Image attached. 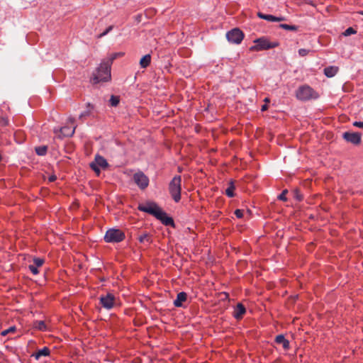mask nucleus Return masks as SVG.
<instances>
[{"mask_svg":"<svg viewBox=\"0 0 363 363\" xmlns=\"http://www.w3.org/2000/svg\"><path fill=\"white\" fill-rule=\"evenodd\" d=\"M235 215L237 218H241L243 216V210L236 209L235 211Z\"/></svg>","mask_w":363,"mask_h":363,"instance_id":"c9c22d12","label":"nucleus"},{"mask_svg":"<svg viewBox=\"0 0 363 363\" xmlns=\"http://www.w3.org/2000/svg\"><path fill=\"white\" fill-rule=\"evenodd\" d=\"M140 242H151L150 236L148 233H143L140 235L138 238Z\"/></svg>","mask_w":363,"mask_h":363,"instance_id":"b1692460","label":"nucleus"},{"mask_svg":"<svg viewBox=\"0 0 363 363\" xmlns=\"http://www.w3.org/2000/svg\"><path fill=\"white\" fill-rule=\"evenodd\" d=\"M275 342L277 344H281L285 350L289 348V342L284 337L283 335H279L275 338Z\"/></svg>","mask_w":363,"mask_h":363,"instance_id":"dca6fc26","label":"nucleus"},{"mask_svg":"<svg viewBox=\"0 0 363 363\" xmlns=\"http://www.w3.org/2000/svg\"><path fill=\"white\" fill-rule=\"evenodd\" d=\"M256 44L250 48V50H263L274 48L278 46L277 43H270L265 38H259L254 40Z\"/></svg>","mask_w":363,"mask_h":363,"instance_id":"39448f33","label":"nucleus"},{"mask_svg":"<svg viewBox=\"0 0 363 363\" xmlns=\"http://www.w3.org/2000/svg\"><path fill=\"white\" fill-rule=\"evenodd\" d=\"M111 63L109 62H102L94 74L93 83L97 84L100 82H107L111 79Z\"/></svg>","mask_w":363,"mask_h":363,"instance_id":"f03ea898","label":"nucleus"},{"mask_svg":"<svg viewBox=\"0 0 363 363\" xmlns=\"http://www.w3.org/2000/svg\"><path fill=\"white\" fill-rule=\"evenodd\" d=\"M355 33H357V30L354 29L352 27H349L342 33V35L344 36H349L350 35Z\"/></svg>","mask_w":363,"mask_h":363,"instance_id":"bb28decb","label":"nucleus"},{"mask_svg":"<svg viewBox=\"0 0 363 363\" xmlns=\"http://www.w3.org/2000/svg\"><path fill=\"white\" fill-rule=\"evenodd\" d=\"M89 111H84V112H83L82 113L80 114L79 118L82 119L84 117H86V116H89Z\"/></svg>","mask_w":363,"mask_h":363,"instance_id":"4c0bfd02","label":"nucleus"},{"mask_svg":"<svg viewBox=\"0 0 363 363\" xmlns=\"http://www.w3.org/2000/svg\"><path fill=\"white\" fill-rule=\"evenodd\" d=\"M353 126L363 129V121H354L352 123Z\"/></svg>","mask_w":363,"mask_h":363,"instance_id":"e433bc0d","label":"nucleus"},{"mask_svg":"<svg viewBox=\"0 0 363 363\" xmlns=\"http://www.w3.org/2000/svg\"><path fill=\"white\" fill-rule=\"evenodd\" d=\"M182 178L180 176L173 177L169 184V191L173 200L178 203L181 200Z\"/></svg>","mask_w":363,"mask_h":363,"instance_id":"7ed1b4c3","label":"nucleus"},{"mask_svg":"<svg viewBox=\"0 0 363 363\" xmlns=\"http://www.w3.org/2000/svg\"><path fill=\"white\" fill-rule=\"evenodd\" d=\"M338 72V67L336 66H330L324 69V74L327 77H334Z\"/></svg>","mask_w":363,"mask_h":363,"instance_id":"2eb2a0df","label":"nucleus"},{"mask_svg":"<svg viewBox=\"0 0 363 363\" xmlns=\"http://www.w3.org/2000/svg\"><path fill=\"white\" fill-rule=\"evenodd\" d=\"M75 128V126L73 127L72 128H70L67 126H65L60 129V132L64 136L69 137L73 135V134L74 133Z\"/></svg>","mask_w":363,"mask_h":363,"instance_id":"6ab92c4d","label":"nucleus"},{"mask_svg":"<svg viewBox=\"0 0 363 363\" xmlns=\"http://www.w3.org/2000/svg\"><path fill=\"white\" fill-rule=\"evenodd\" d=\"M120 102V97L118 96L111 95L109 103L111 106H117Z\"/></svg>","mask_w":363,"mask_h":363,"instance_id":"5701e85b","label":"nucleus"},{"mask_svg":"<svg viewBox=\"0 0 363 363\" xmlns=\"http://www.w3.org/2000/svg\"><path fill=\"white\" fill-rule=\"evenodd\" d=\"M279 27L283 29L287 30H297V27L294 25H288V24L283 23V24H280Z\"/></svg>","mask_w":363,"mask_h":363,"instance_id":"a878e982","label":"nucleus"},{"mask_svg":"<svg viewBox=\"0 0 363 363\" xmlns=\"http://www.w3.org/2000/svg\"><path fill=\"white\" fill-rule=\"evenodd\" d=\"M288 191L286 189L284 190L281 194L279 195L278 196V199L279 200H281V201H286V195L287 194Z\"/></svg>","mask_w":363,"mask_h":363,"instance_id":"473e14b6","label":"nucleus"},{"mask_svg":"<svg viewBox=\"0 0 363 363\" xmlns=\"http://www.w3.org/2000/svg\"><path fill=\"white\" fill-rule=\"evenodd\" d=\"M33 327L41 331L47 330L46 325L43 320H36L33 323Z\"/></svg>","mask_w":363,"mask_h":363,"instance_id":"aec40b11","label":"nucleus"},{"mask_svg":"<svg viewBox=\"0 0 363 363\" xmlns=\"http://www.w3.org/2000/svg\"><path fill=\"white\" fill-rule=\"evenodd\" d=\"M133 179L137 186L142 190L145 189L149 185V179L143 172L139 171L135 173Z\"/></svg>","mask_w":363,"mask_h":363,"instance_id":"0eeeda50","label":"nucleus"},{"mask_svg":"<svg viewBox=\"0 0 363 363\" xmlns=\"http://www.w3.org/2000/svg\"><path fill=\"white\" fill-rule=\"evenodd\" d=\"M69 121L71 123H73L74 122V118H69Z\"/></svg>","mask_w":363,"mask_h":363,"instance_id":"c03bdc74","label":"nucleus"},{"mask_svg":"<svg viewBox=\"0 0 363 363\" xmlns=\"http://www.w3.org/2000/svg\"><path fill=\"white\" fill-rule=\"evenodd\" d=\"M234 189H235L234 184L233 182H230L228 187L225 190V194L230 198L233 197L235 196L234 192H233Z\"/></svg>","mask_w":363,"mask_h":363,"instance_id":"412c9836","label":"nucleus"},{"mask_svg":"<svg viewBox=\"0 0 363 363\" xmlns=\"http://www.w3.org/2000/svg\"><path fill=\"white\" fill-rule=\"evenodd\" d=\"M124 238V233L119 229L115 228L108 230L104 236V240L106 242H119L123 240Z\"/></svg>","mask_w":363,"mask_h":363,"instance_id":"20e7f679","label":"nucleus"},{"mask_svg":"<svg viewBox=\"0 0 363 363\" xmlns=\"http://www.w3.org/2000/svg\"><path fill=\"white\" fill-rule=\"evenodd\" d=\"M187 298V294L185 292H179L176 299L174 301V305L176 307H182L183 302L186 301Z\"/></svg>","mask_w":363,"mask_h":363,"instance_id":"f8f14e48","label":"nucleus"},{"mask_svg":"<svg viewBox=\"0 0 363 363\" xmlns=\"http://www.w3.org/2000/svg\"><path fill=\"white\" fill-rule=\"evenodd\" d=\"M257 16L259 18H262V19H264L266 21H277V22H280V21H283L285 20L284 17H277V16H272V15H268V14H264V13H262L261 12H259L257 13Z\"/></svg>","mask_w":363,"mask_h":363,"instance_id":"9b49d317","label":"nucleus"},{"mask_svg":"<svg viewBox=\"0 0 363 363\" xmlns=\"http://www.w3.org/2000/svg\"><path fill=\"white\" fill-rule=\"evenodd\" d=\"M309 52H310L309 50H306V49H303V48L298 50V54L301 57H304V56L307 55Z\"/></svg>","mask_w":363,"mask_h":363,"instance_id":"72a5a7b5","label":"nucleus"},{"mask_svg":"<svg viewBox=\"0 0 363 363\" xmlns=\"http://www.w3.org/2000/svg\"><path fill=\"white\" fill-rule=\"evenodd\" d=\"M35 150L37 155L43 156L47 153L48 147L45 145H43L36 147Z\"/></svg>","mask_w":363,"mask_h":363,"instance_id":"4be33fe9","label":"nucleus"},{"mask_svg":"<svg viewBox=\"0 0 363 363\" xmlns=\"http://www.w3.org/2000/svg\"><path fill=\"white\" fill-rule=\"evenodd\" d=\"M151 62V55L147 54L144 55L140 60V65L142 68L147 67Z\"/></svg>","mask_w":363,"mask_h":363,"instance_id":"f3484780","label":"nucleus"},{"mask_svg":"<svg viewBox=\"0 0 363 363\" xmlns=\"http://www.w3.org/2000/svg\"><path fill=\"white\" fill-rule=\"evenodd\" d=\"M69 363H72V362H69Z\"/></svg>","mask_w":363,"mask_h":363,"instance_id":"a18cd8bd","label":"nucleus"},{"mask_svg":"<svg viewBox=\"0 0 363 363\" xmlns=\"http://www.w3.org/2000/svg\"><path fill=\"white\" fill-rule=\"evenodd\" d=\"M94 162L95 164H97L98 167H101L103 169H106L108 167V164L106 160L104 157L99 155L95 156Z\"/></svg>","mask_w":363,"mask_h":363,"instance_id":"4468645a","label":"nucleus"},{"mask_svg":"<svg viewBox=\"0 0 363 363\" xmlns=\"http://www.w3.org/2000/svg\"><path fill=\"white\" fill-rule=\"evenodd\" d=\"M246 310L245 306L242 303H238L234 311V317L239 320L241 319L243 315L245 313Z\"/></svg>","mask_w":363,"mask_h":363,"instance_id":"ddd939ff","label":"nucleus"},{"mask_svg":"<svg viewBox=\"0 0 363 363\" xmlns=\"http://www.w3.org/2000/svg\"><path fill=\"white\" fill-rule=\"evenodd\" d=\"M138 209L140 211L154 216L165 225H174V220L172 218L168 216L167 214L154 202H147L144 204H140L138 206Z\"/></svg>","mask_w":363,"mask_h":363,"instance_id":"f257e3e1","label":"nucleus"},{"mask_svg":"<svg viewBox=\"0 0 363 363\" xmlns=\"http://www.w3.org/2000/svg\"><path fill=\"white\" fill-rule=\"evenodd\" d=\"M292 194H293V196L294 198L300 201L303 199V196L302 194H301L300 191L298 189H294L293 191H292Z\"/></svg>","mask_w":363,"mask_h":363,"instance_id":"393cba45","label":"nucleus"},{"mask_svg":"<svg viewBox=\"0 0 363 363\" xmlns=\"http://www.w3.org/2000/svg\"><path fill=\"white\" fill-rule=\"evenodd\" d=\"M28 268L30 270V272L34 274V275H36L39 273V271L38 269V267H37L36 266H34L33 264H30L28 266Z\"/></svg>","mask_w":363,"mask_h":363,"instance_id":"2f4dec72","label":"nucleus"},{"mask_svg":"<svg viewBox=\"0 0 363 363\" xmlns=\"http://www.w3.org/2000/svg\"><path fill=\"white\" fill-rule=\"evenodd\" d=\"M99 301L102 307L107 310L113 308L116 305V297L111 293L101 295L99 298Z\"/></svg>","mask_w":363,"mask_h":363,"instance_id":"9d476101","label":"nucleus"},{"mask_svg":"<svg viewBox=\"0 0 363 363\" xmlns=\"http://www.w3.org/2000/svg\"><path fill=\"white\" fill-rule=\"evenodd\" d=\"M315 91L308 85L300 86L296 93L298 99L301 101H307L311 99L314 94Z\"/></svg>","mask_w":363,"mask_h":363,"instance_id":"423d86ee","label":"nucleus"},{"mask_svg":"<svg viewBox=\"0 0 363 363\" xmlns=\"http://www.w3.org/2000/svg\"><path fill=\"white\" fill-rule=\"evenodd\" d=\"M267 108H268L267 105V104H264V105H263V106H262V108H261V111H264L267 110Z\"/></svg>","mask_w":363,"mask_h":363,"instance_id":"79ce46f5","label":"nucleus"},{"mask_svg":"<svg viewBox=\"0 0 363 363\" xmlns=\"http://www.w3.org/2000/svg\"><path fill=\"white\" fill-rule=\"evenodd\" d=\"M16 330V328L15 326H11V327L9 328L8 329L3 330L1 333V335L2 336H6V335H7L9 333H14Z\"/></svg>","mask_w":363,"mask_h":363,"instance_id":"cd10ccee","label":"nucleus"},{"mask_svg":"<svg viewBox=\"0 0 363 363\" xmlns=\"http://www.w3.org/2000/svg\"><path fill=\"white\" fill-rule=\"evenodd\" d=\"M226 38L230 43L240 44L244 38V34L239 28H233L226 33Z\"/></svg>","mask_w":363,"mask_h":363,"instance_id":"1a4fd4ad","label":"nucleus"},{"mask_svg":"<svg viewBox=\"0 0 363 363\" xmlns=\"http://www.w3.org/2000/svg\"><path fill=\"white\" fill-rule=\"evenodd\" d=\"M123 54V53H115L113 55L111 59V61H113V60H115L117 57L118 56H122Z\"/></svg>","mask_w":363,"mask_h":363,"instance_id":"58836bf2","label":"nucleus"},{"mask_svg":"<svg viewBox=\"0 0 363 363\" xmlns=\"http://www.w3.org/2000/svg\"><path fill=\"white\" fill-rule=\"evenodd\" d=\"M0 125L2 126H6L9 125V120L6 118L1 117L0 118Z\"/></svg>","mask_w":363,"mask_h":363,"instance_id":"f704fd0d","label":"nucleus"},{"mask_svg":"<svg viewBox=\"0 0 363 363\" xmlns=\"http://www.w3.org/2000/svg\"><path fill=\"white\" fill-rule=\"evenodd\" d=\"M264 101H265V102H267H267H269V99L268 98H266V99H264Z\"/></svg>","mask_w":363,"mask_h":363,"instance_id":"37998d69","label":"nucleus"},{"mask_svg":"<svg viewBox=\"0 0 363 363\" xmlns=\"http://www.w3.org/2000/svg\"><path fill=\"white\" fill-rule=\"evenodd\" d=\"M141 18H142V16L140 14L136 16L135 17V20L138 21V22H140L141 21Z\"/></svg>","mask_w":363,"mask_h":363,"instance_id":"a19ab883","label":"nucleus"},{"mask_svg":"<svg viewBox=\"0 0 363 363\" xmlns=\"http://www.w3.org/2000/svg\"><path fill=\"white\" fill-rule=\"evenodd\" d=\"M342 138L347 143L354 145H359L362 143V133L359 132H345Z\"/></svg>","mask_w":363,"mask_h":363,"instance_id":"6e6552de","label":"nucleus"},{"mask_svg":"<svg viewBox=\"0 0 363 363\" xmlns=\"http://www.w3.org/2000/svg\"><path fill=\"white\" fill-rule=\"evenodd\" d=\"M113 28V26H108L102 33L98 35V38H101L106 35H107L110 31H111Z\"/></svg>","mask_w":363,"mask_h":363,"instance_id":"7c9ffc66","label":"nucleus"},{"mask_svg":"<svg viewBox=\"0 0 363 363\" xmlns=\"http://www.w3.org/2000/svg\"><path fill=\"white\" fill-rule=\"evenodd\" d=\"M50 354V350L45 347L42 350H38L36 353L33 354L35 359H39L43 356H48Z\"/></svg>","mask_w":363,"mask_h":363,"instance_id":"a211bd4d","label":"nucleus"},{"mask_svg":"<svg viewBox=\"0 0 363 363\" xmlns=\"http://www.w3.org/2000/svg\"><path fill=\"white\" fill-rule=\"evenodd\" d=\"M90 167L96 173L97 175H99L101 171L99 167H98L97 164L94 162L90 163Z\"/></svg>","mask_w":363,"mask_h":363,"instance_id":"c756f323","label":"nucleus"},{"mask_svg":"<svg viewBox=\"0 0 363 363\" xmlns=\"http://www.w3.org/2000/svg\"><path fill=\"white\" fill-rule=\"evenodd\" d=\"M56 179H57V177L55 175H51L50 177H49L48 181L50 182H52L55 181Z\"/></svg>","mask_w":363,"mask_h":363,"instance_id":"ea45409f","label":"nucleus"},{"mask_svg":"<svg viewBox=\"0 0 363 363\" xmlns=\"http://www.w3.org/2000/svg\"><path fill=\"white\" fill-rule=\"evenodd\" d=\"M44 263V259L40 258H34L33 259V265L37 267H40Z\"/></svg>","mask_w":363,"mask_h":363,"instance_id":"c85d7f7f","label":"nucleus"}]
</instances>
